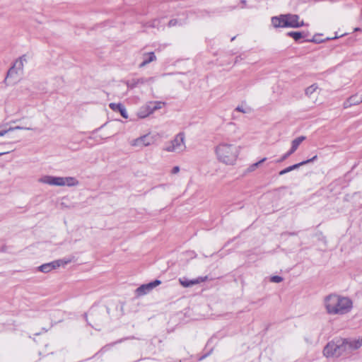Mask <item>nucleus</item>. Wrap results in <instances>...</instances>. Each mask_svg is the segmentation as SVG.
<instances>
[{
  "mask_svg": "<svg viewBox=\"0 0 362 362\" xmlns=\"http://www.w3.org/2000/svg\"><path fill=\"white\" fill-rule=\"evenodd\" d=\"M323 306L329 315L344 316L351 312L354 302L348 296L331 293L324 298Z\"/></svg>",
  "mask_w": 362,
  "mask_h": 362,
  "instance_id": "obj_1",
  "label": "nucleus"
},
{
  "mask_svg": "<svg viewBox=\"0 0 362 362\" xmlns=\"http://www.w3.org/2000/svg\"><path fill=\"white\" fill-rule=\"evenodd\" d=\"M241 146L227 141H221L214 149L217 160L226 165L236 164L241 151Z\"/></svg>",
  "mask_w": 362,
  "mask_h": 362,
  "instance_id": "obj_2",
  "label": "nucleus"
},
{
  "mask_svg": "<svg viewBox=\"0 0 362 362\" xmlns=\"http://www.w3.org/2000/svg\"><path fill=\"white\" fill-rule=\"evenodd\" d=\"M345 339L335 338L327 344L323 349V355L327 357H339L347 354Z\"/></svg>",
  "mask_w": 362,
  "mask_h": 362,
  "instance_id": "obj_3",
  "label": "nucleus"
},
{
  "mask_svg": "<svg viewBox=\"0 0 362 362\" xmlns=\"http://www.w3.org/2000/svg\"><path fill=\"white\" fill-rule=\"evenodd\" d=\"M38 182L56 187H75L78 185V180L74 177H56L43 175L39 178Z\"/></svg>",
  "mask_w": 362,
  "mask_h": 362,
  "instance_id": "obj_4",
  "label": "nucleus"
},
{
  "mask_svg": "<svg viewBox=\"0 0 362 362\" xmlns=\"http://www.w3.org/2000/svg\"><path fill=\"white\" fill-rule=\"evenodd\" d=\"M186 149L184 133H179L175 138L168 144L164 151L167 152L182 153Z\"/></svg>",
  "mask_w": 362,
  "mask_h": 362,
  "instance_id": "obj_5",
  "label": "nucleus"
},
{
  "mask_svg": "<svg viewBox=\"0 0 362 362\" xmlns=\"http://www.w3.org/2000/svg\"><path fill=\"white\" fill-rule=\"evenodd\" d=\"M156 136L155 135H152L151 134L148 133L143 136H141L136 139H132L130 141V145L132 147L141 149L144 147L153 144L156 141Z\"/></svg>",
  "mask_w": 362,
  "mask_h": 362,
  "instance_id": "obj_6",
  "label": "nucleus"
},
{
  "mask_svg": "<svg viewBox=\"0 0 362 362\" xmlns=\"http://www.w3.org/2000/svg\"><path fill=\"white\" fill-rule=\"evenodd\" d=\"M69 262H71V259H57L49 263L42 264L41 266L37 267V270L43 273H49L52 270L59 268L61 266H64L69 264Z\"/></svg>",
  "mask_w": 362,
  "mask_h": 362,
  "instance_id": "obj_7",
  "label": "nucleus"
},
{
  "mask_svg": "<svg viewBox=\"0 0 362 362\" xmlns=\"http://www.w3.org/2000/svg\"><path fill=\"white\" fill-rule=\"evenodd\" d=\"M26 62L25 56L18 58L14 62L13 66L8 70L6 80L14 77L16 75H21L24 66V62Z\"/></svg>",
  "mask_w": 362,
  "mask_h": 362,
  "instance_id": "obj_8",
  "label": "nucleus"
},
{
  "mask_svg": "<svg viewBox=\"0 0 362 362\" xmlns=\"http://www.w3.org/2000/svg\"><path fill=\"white\" fill-rule=\"evenodd\" d=\"M299 16L296 14H283L272 18V23H298Z\"/></svg>",
  "mask_w": 362,
  "mask_h": 362,
  "instance_id": "obj_9",
  "label": "nucleus"
},
{
  "mask_svg": "<svg viewBox=\"0 0 362 362\" xmlns=\"http://www.w3.org/2000/svg\"><path fill=\"white\" fill-rule=\"evenodd\" d=\"M348 354L358 350L362 346V337L358 338H344Z\"/></svg>",
  "mask_w": 362,
  "mask_h": 362,
  "instance_id": "obj_10",
  "label": "nucleus"
},
{
  "mask_svg": "<svg viewBox=\"0 0 362 362\" xmlns=\"http://www.w3.org/2000/svg\"><path fill=\"white\" fill-rule=\"evenodd\" d=\"M160 284L161 281L160 280H155L148 284H143L136 288V293L139 296L146 295Z\"/></svg>",
  "mask_w": 362,
  "mask_h": 362,
  "instance_id": "obj_11",
  "label": "nucleus"
},
{
  "mask_svg": "<svg viewBox=\"0 0 362 362\" xmlns=\"http://www.w3.org/2000/svg\"><path fill=\"white\" fill-rule=\"evenodd\" d=\"M206 277H198L192 280H188L186 278H180L179 282L180 284L185 288L190 287L193 285L198 284L199 283L204 282Z\"/></svg>",
  "mask_w": 362,
  "mask_h": 362,
  "instance_id": "obj_12",
  "label": "nucleus"
},
{
  "mask_svg": "<svg viewBox=\"0 0 362 362\" xmlns=\"http://www.w3.org/2000/svg\"><path fill=\"white\" fill-rule=\"evenodd\" d=\"M316 158H317V156H313V157L312 158H310V159H308V160H306L302 161V162H300V163H297V164H294V165H291V166H289V167H288V168H285V169H284V170H281V171L279 172V174L280 175H285V174H286V173H289V172H291V171H292V170H296V169L298 168H299L300 166H301V165H305V164H308V163H311V162L314 161Z\"/></svg>",
  "mask_w": 362,
  "mask_h": 362,
  "instance_id": "obj_13",
  "label": "nucleus"
},
{
  "mask_svg": "<svg viewBox=\"0 0 362 362\" xmlns=\"http://www.w3.org/2000/svg\"><path fill=\"white\" fill-rule=\"evenodd\" d=\"M142 59L143 61L139 65L140 68L146 66L147 64L151 62L156 61L157 58L153 52H144L142 54Z\"/></svg>",
  "mask_w": 362,
  "mask_h": 362,
  "instance_id": "obj_14",
  "label": "nucleus"
},
{
  "mask_svg": "<svg viewBox=\"0 0 362 362\" xmlns=\"http://www.w3.org/2000/svg\"><path fill=\"white\" fill-rule=\"evenodd\" d=\"M163 105L164 103L160 101H152L148 103L145 105V108H148V112L145 115H143L142 116L150 115L151 114L153 113L156 110L160 109Z\"/></svg>",
  "mask_w": 362,
  "mask_h": 362,
  "instance_id": "obj_15",
  "label": "nucleus"
},
{
  "mask_svg": "<svg viewBox=\"0 0 362 362\" xmlns=\"http://www.w3.org/2000/svg\"><path fill=\"white\" fill-rule=\"evenodd\" d=\"M362 103V95L358 96L357 95H354L348 98L343 104L344 108L350 107L352 105H358Z\"/></svg>",
  "mask_w": 362,
  "mask_h": 362,
  "instance_id": "obj_16",
  "label": "nucleus"
},
{
  "mask_svg": "<svg viewBox=\"0 0 362 362\" xmlns=\"http://www.w3.org/2000/svg\"><path fill=\"white\" fill-rule=\"evenodd\" d=\"M305 136H300L297 137L296 139H293L291 142V148L289 150L290 153H293L298 148V146L300 145V144L305 140Z\"/></svg>",
  "mask_w": 362,
  "mask_h": 362,
  "instance_id": "obj_17",
  "label": "nucleus"
},
{
  "mask_svg": "<svg viewBox=\"0 0 362 362\" xmlns=\"http://www.w3.org/2000/svg\"><path fill=\"white\" fill-rule=\"evenodd\" d=\"M317 90H318L317 85L314 83L305 89V95H308V97H312L313 95L315 93H316Z\"/></svg>",
  "mask_w": 362,
  "mask_h": 362,
  "instance_id": "obj_18",
  "label": "nucleus"
},
{
  "mask_svg": "<svg viewBox=\"0 0 362 362\" xmlns=\"http://www.w3.org/2000/svg\"><path fill=\"white\" fill-rule=\"evenodd\" d=\"M288 35L292 37L295 40H298L302 37V33L300 32H290Z\"/></svg>",
  "mask_w": 362,
  "mask_h": 362,
  "instance_id": "obj_19",
  "label": "nucleus"
},
{
  "mask_svg": "<svg viewBox=\"0 0 362 362\" xmlns=\"http://www.w3.org/2000/svg\"><path fill=\"white\" fill-rule=\"evenodd\" d=\"M266 160V158H263L259 161L251 165L249 168L250 171H254L261 163H264Z\"/></svg>",
  "mask_w": 362,
  "mask_h": 362,
  "instance_id": "obj_20",
  "label": "nucleus"
},
{
  "mask_svg": "<svg viewBox=\"0 0 362 362\" xmlns=\"http://www.w3.org/2000/svg\"><path fill=\"white\" fill-rule=\"evenodd\" d=\"M304 24H275V28H280V27L299 28L300 26H302Z\"/></svg>",
  "mask_w": 362,
  "mask_h": 362,
  "instance_id": "obj_21",
  "label": "nucleus"
},
{
  "mask_svg": "<svg viewBox=\"0 0 362 362\" xmlns=\"http://www.w3.org/2000/svg\"><path fill=\"white\" fill-rule=\"evenodd\" d=\"M109 107L114 111H119L123 105L121 103H110Z\"/></svg>",
  "mask_w": 362,
  "mask_h": 362,
  "instance_id": "obj_22",
  "label": "nucleus"
},
{
  "mask_svg": "<svg viewBox=\"0 0 362 362\" xmlns=\"http://www.w3.org/2000/svg\"><path fill=\"white\" fill-rule=\"evenodd\" d=\"M148 112V108H145V106L142 107L140 110L138 112V116L140 118H145L147 116H142Z\"/></svg>",
  "mask_w": 362,
  "mask_h": 362,
  "instance_id": "obj_23",
  "label": "nucleus"
},
{
  "mask_svg": "<svg viewBox=\"0 0 362 362\" xmlns=\"http://www.w3.org/2000/svg\"><path fill=\"white\" fill-rule=\"evenodd\" d=\"M283 281V278L280 276H273L271 277V281L274 283H280Z\"/></svg>",
  "mask_w": 362,
  "mask_h": 362,
  "instance_id": "obj_24",
  "label": "nucleus"
},
{
  "mask_svg": "<svg viewBox=\"0 0 362 362\" xmlns=\"http://www.w3.org/2000/svg\"><path fill=\"white\" fill-rule=\"evenodd\" d=\"M291 154H293V153H290V151H288L286 153H285L284 156H282V157L280 159L276 160V162L277 163H281V162L284 161L287 158H288Z\"/></svg>",
  "mask_w": 362,
  "mask_h": 362,
  "instance_id": "obj_25",
  "label": "nucleus"
},
{
  "mask_svg": "<svg viewBox=\"0 0 362 362\" xmlns=\"http://www.w3.org/2000/svg\"><path fill=\"white\" fill-rule=\"evenodd\" d=\"M119 112H120L121 115L124 118H127L128 117L127 112L126 109H125V107L124 106L120 110H119Z\"/></svg>",
  "mask_w": 362,
  "mask_h": 362,
  "instance_id": "obj_26",
  "label": "nucleus"
},
{
  "mask_svg": "<svg viewBox=\"0 0 362 362\" xmlns=\"http://www.w3.org/2000/svg\"><path fill=\"white\" fill-rule=\"evenodd\" d=\"M10 129H13V131L17 130V129H24V130H33V129L31 127H20V126H16V127H10Z\"/></svg>",
  "mask_w": 362,
  "mask_h": 362,
  "instance_id": "obj_27",
  "label": "nucleus"
},
{
  "mask_svg": "<svg viewBox=\"0 0 362 362\" xmlns=\"http://www.w3.org/2000/svg\"><path fill=\"white\" fill-rule=\"evenodd\" d=\"M11 131H13V129H10V128H8V129H0V136H3Z\"/></svg>",
  "mask_w": 362,
  "mask_h": 362,
  "instance_id": "obj_28",
  "label": "nucleus"
},
{
  "mask_svg": "<svg viewBox=\"0 0 362 362\" xmlns=\"http://www.w3.org/2000/svg\"><path fill=\"white\" fill-rule=\"evenodd\" d=\"M180 172V168L179 166H175L173 168L172 170H171V173L172 174H177Z\"/></svg>",
  "mask_w": 362,
  "mask_h": 362,
  "instance_id": "obj_29",
  "label": "nucleus"
},
{
  "mask_svg": "<svg viewBox=\"0 0 362 362\" xmlns=\"http://www.w3.org/2000/svg\"><path fill=\"white\" fill-rule=\"evenodd\" d=\"M347 35V33H341V34H339V35H338V34L337 33V34H336V35H335L334 37H332V39H334V38H337V37H342V36H344V35Z\"/></svg>",
  "mask_w": 362,
  "mask_h": 362,
  "instance_id": "obj_30",
  "label": "nucleus"
},
{
  "mask_svg": "<svg viewBox=\"0 0 362 362\" xmlns=\"http://www.w3.org/2000/svg\"><path fill=\"white\" fill-rule=\"evenodd\" d=\"M238 112H245V110H243V108L242 107H237L236 109H235Z\"/></svg>",
  "mask_w": 362,
  "mask_h": 362,
  "instance_id": "obj_31",
  "label": "nucleus"
},
{
  "mask_svg": "<svg viewBox=\"0 0 362 362\" xmlns=\"http://www.w3.org/2000/svg\"><path fill=\"white\" fill-rule=\"evenodd\" d=\"M360 30V29H359L358 28H354V31H358V30Z\"/></svg>",
  "mask_w": 362,
  "mask_h": 362,
  "instance_id": "obj_32",
  "label": "nucleus"
},
{
  "mask_svg": "<svg viewBox=\"0 0 362 362\" xmlns=\"http://www.w3.org/2000/svg\"><path fill=\"white\" fill-rule=\"evenodd\" d=\"M8 152H3V153H0V156H2V155H4L6 153H7Z\"/></svg>",
  "mask_w": 362,
  "mask_h": 362,
  "instance_id": "obj_33",
  "label": "nucleus"
},
{
  "mask_svg": "<svg viewBox=\"0 0 362 362\" xmlns=\"http://www.w3.org/2000/svg\"><path fill=\"white\" fill-rule=\"evenodd\" d=\"M146 81H153V78H149L148 79H146Z\"/></svg>",
  "mask_w": 362,
  "mask_h": 362,
  "instance_id": "obj_34",
  "label": "nucleus"
},
{
  "mask_svg": "<svg viewBox=\"0 0 362 362\" xmlns=\"http://www.w3.org/2000/svg\"><path fill=\"white\" fill-rule=\"evenodd\" d=\"M238 58H239V57H237V58H236L235 62V63H236V62H239Z\"/></svg>",
  "mask_w": 362,
  "mask_h": 362,
  "instance_id": "obj_35",
  "label": "nucleus"
},
{
  "mask_svg": "<svg viewBox=\"0 0 362 362\" xmlns=\"http://www.w3.org/2000/svg\"><path fill=\"white\" fill-rule=\"evenodd\" d=\"M139 81H141V83H144V79H141V80H139Z\"/></svg>",
  "mask_w": 362,
  "mask_h": 362,
  "instance_id": "obj_36",
  "label": "nucleus"
}]
</instances>
